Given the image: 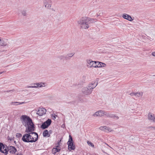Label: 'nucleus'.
<instances>
[{
	"instance_id": "obj_1",
	"label": "nucleus",
	"mask_w": 155,
	"mask_h": 155,
	"mask_svg": "<svg viewBox=\"0 0 155 155\" xmlns=\"http://www.w3.org/2000/svg\"><path fill=\"white\" fill-rule=\"evenodd\" d=\"M20 119L23 125L26 127L25 132L34 131V124L30 117L26 115H22Z\"/></svg>"
},
{
	"instance_id": "obj_2",
	"label": "nucleus",
	"mask_w": 155,
	"mask_h": 155,
	"mask_svg": "<svg viewBox=\"0 0 155 155\" xmlns=\"http://www.w3.org/2000/svg\"><path fill=\"white\" fill-rule=\"evenodd\" d=\"M24 134L21 139V140L26 143H33L36 142L38 139V135L35 132L28 131Z\"/></svg>"
},
{
	"instance_id": "obj_3",
	"label": "nucleus",
	"mask_w": 155,
	"mask_h": 155,
	"mask_svg": "<svg viewBox=\"0 0 155 155\" xmlns=\"http://www.w3.org/2000/svg\"><path fill=\"white\" fill-rule=\"evenodd\" d=\"M87 19L88 18L84 17L78 21V23L82 28L86 29L89 27V20Z\"/></svg>"
},
{
	"instance_id": "obj_4",
	"label": "nucleus",
	"mask_w": 155,
	"mask_h": 155,
	"mask_svg": "<svg viewBox=\"0 0 155 155\" xmlns=\"http://www.w3.org/2000/svg\"><path fill=\"white\" fill-rule=\"evenodd\" d=\"M87 62L88 67L90 68L91 67H94L95 68H97V61H92L91 60H87Z\"/></svg>"
},
{
	"instance_id": "obj_5",
	"label": "nucleus",
	"mask_w": 155,
	"mask_h": 155,
	"mask_svg": "<svg viewBox=\"0 0 155 155\" xmlns=\"http://www.w3.org/2000/svg\"><path fill=\"white\" fill-rule=\"evenodd\" d=\"M45 83L42 82H40L38 83H34L33 84L34 86H27V88H38L41 87H45Z\"/></svg>"
},
{
	"instance_id": "obj_6",
	"label": "nucleus",
	"mask_w": 155,
	"mask_h": 155,
	"mask_svg": "<svg viewBox=\"0 0 155 155\" xmlns=\"http://www.w3.org/2000/svg\"><path fill=\"white\" fill-rule=\"evenodd\" d=\"M51 122V119H48L46 121L43 123L41 126V128L43 129H45L50 125Z\"/></svg>"
},
{
	"instance_id": "obj_7",
	"label": "nucleus",
	"mask_w": 155,
	"mask_h": 155,
	"mask_svg": "<svg viewBox=\"0 0 155 155\" xmlns=\"http://www.w3.org/2000/svg\"><path fill=\"white\" fill-rule=\"evenodd\" d=\"M43 3L46 8L49 9H51L52 3L51 0H44Z\"/></svg>"
},
{
	"instance_id": "obj_8",
	"label": "nucleus",
	"mask_w": 155,
	"mask_h": 155,
	"mask_svg": "<svg viewBox=\"0 0 155 155\" xmlns=\"http://www.w3.org/2000/svg\"><path fill=\"white\" fill-rule=\"evenodd\" d=\"M92 90L89 89L87 87H84L82 89V92L85 95H88L91 94Z\"/></svg>"
},
{
	"instance_id": "obj_9",
	"label": "nucleus",
	"mask_w": 155,
	"mask_h": 155,
	"mask_svg": "<svg viewBox=\"0 0 155 155\" xmlns=\"http://www.w3.org/2000/svg\"><path fill=\"white\" fill-rule=\"evenodd\" d=\"M67 143L68 145V149L69 150L71 151L75 149V146L74 145L73 141H68Z\"/></svg>"
},
{
	"instance_id": "obj_10",
	"label": "nucleus",
	"mask_w": 155,
	"mask_h": 155,
	"mask_svg": "<svg viewBox=\"0 0 155 155\" xmlns=\"http://www.w3.org/2000/svg\"><path fill=\"white\" fill-rule=\"evenodd\" d=\"M99 129L101 130L107 132H110L113 131L110 127L106 126L101 127L99 128Z\"/></svg>"
},
{
	"instance_id": "obj_11",
	"label": "nucleus",
	"mask_w": 155,
	"mask_h": 155,
	"mask_svg": "<svg viewBox=\"0 0 155 155\" xmlns=\"http://www.w3.org/2000/svg\"><path fill=\"white\" fill-rule=\"evenodd\" d=\"M5 146L2 143H0V151L1 152L4 153L5 155H7L8 154V151L5 148Z\"/></svg>"
},
{
	"instance_id": "obj_12",
	"label": "nucleus",
	"mask_w": 155,
	"mask_h": 155,
	"mask_svg": "<svg viewBox=\"0 0 155 155\" xmlns=\"http://www.w3.org/2000/svg\"><path fill=\"white\" fill-rule=\"evenodd\" d=\"M46 111V110L45 108H40L37 111V114L40 116H42L45 114Z\"/></svg>"
},
{
	"instance_id": "obj_13",
	"label": "nucleus",
	"mask_w": 155,
	"mask_h": 155,
	"mask_svg": "<svg viewBox=\"0 0 155 155\" xmlns=\"http://www.w3.org/2000/svg\"><path fill=\"white\" fill-rule=\"evenodd\" d=\"M148 118L151 122L155 123V115L154 114L149 113L148 115Z\"/></svg>"
},
{
	"instance_id": "obj_14",
	"label": "nucleus",
	"mask_w": 155,
	"mask_h": 155,
	"mask_svg": "<svg viewBox=\"0 0 155 155\" xmlns=\"http://www.w3.org/2000/svg\"><path fill=\"white\" fill-rule=\"evenodd\" d=\"M104 111L99 110L93 114V116L94 117H101L104 116Z\"/></svg>"
},
{
	"instance_id": "obj_15",
	"label": "nucleus",
	"mask_w": 155,
	"mask_h": 155,
	"mask_svg": "<svg viewBox=\"0 0 155 155\" xmlns=\"http://www.w3.org/2000/svg\"><path fill=\"white\" fill-rule=\"evenodd\" d=\"M122 16L124 18L130 21H132L133 20L130 15L127 14H124Z\"/></svg>"
},
{
	"instance_id": "obj_16",
	"label": "nucleus",
	"mask_w": 155,
	"mask_h": 155,
	"mask_svg": "<svg viewBox=\"0 0 155 155\" xmlns=\"http://www.w3.org/2000/svg\"><path fill=\"white\" fill-rule=\"evenodd\" d=\"M97 83L95 82L93 83L89 84L87 87L92 91L93 89L95 87L97 86Z\"/></svg>"
},
{
	"instance_id": "obj_17",
	"label": "nucleus",
	"mask_w": 155,
	"mask_h": 155,
	"mask_svg": "<svg viewBox=\"0 0 155 155\" xmlns=\"http://www.w3.org/2000/svg\"><path fill=\"white\" fill-rule=\"evenodd\" d=\"M8 150H9V152L12 153H14L17 151V150L16 148L15 147L10 146L8 148Z\"/></svg>"
},
{
	"instance_id": "obj_18",
	"label": "nucleus",
	"mask_w": 155,
	"mask_h": 155,
	"mask_svg": "<svg viewBox=\"0 0 155 155\" xmlns=\"http://www.w3.org/2000/svg\"><path fill=\"white\" fill-rule=\"evenodd\" d=\"M60 147L59 146H57L56 148H53L52 150V153L54 154L57 152H59L60 150Z\"/></svg>"
},
{
	"instance_id": "obj_19",
	"label": "nucleus",
	"mask_w": 155,
	"mask_h": 155,
	"mask_svg": "<svg viewBox=\"0 0 155 155\" xmlns=\"http://www.w3.org/2000/svg\"><path fill=\"white\" fill-rule=\"evenodd\" d=\"M106 66L105 64L101 62L97 61V68L105 67Z\"/></svg>"
},
{
	"instance_id": "obj_20",
	"label": "nucleus",
	"mask_w": 155,
	"mask_h": 155,
	"mask_svg": "<svg viewBox=\"0 0 155 155\" xmlns=\"http://www.w3.org/2000/svg\"><path fill=\"white\" fill-rule=\"evenodd\" d=\"M25 103V102H12L10 103V105H18L19 104H23Z\"/></svg>"
},
{
	"instance_id": "obj_21",
	"label": "nucleus",
	"mask_w": 155,
	"mask_h": 155,
	"mask_svg": "<svg viewBox=\"0 0 155 155\" xmlns=\"http://www.w3.org/2000/svg\"><path fill=\"white\" fill-rule=\"evenodd\" d=\"M43 136L44 137L47 136L49 137L50 136V134H48V132L47 130H45L43 133Z\"/></svg>"
},
{
	"instance_id": "obj_22",
	"label": "nucleus",
	"mask_w": 155,
	"mask_h": 155,
	"mask_svg": "<svg viewBox=\"0 0 155 155\" xmlns=\"http://www.w3.org/2000/svg\"><path fill=\"white\" fill-rule=\"evenodd\" d=\"M105 115L108 117H112V114L109 113L108 112L104 111V115Z\"/></svg>"
},
{
	"instance_id": "obj_23",
	"label": "nucleus",
	"mask_w": 155,
	"mask_h": 155,
	"mask_svg": "<svg viewBox=\"0 0 155 155\" xmlns=\"http://www.w3.org/2000/svg\"><path fill=\"white\" fill-rule=\"evenodd\" d=\"M5 40H6L5 39L4 40H1L0 39V41H1L0 44L1 46H5L7 45V43L5 41Z\"/></svg>"
},
{
	"instance_id": "obj_24",
	"label": "nucleus",
	"mask_w": 155,
	"mask_h": 155,
	"mask_svg": "<svg viewBox=\"0 0 155 155\" xmlns=\"http://www.w3.org/2000/svg\"><path fill=\"white\" fill-rule=\"evenodd\" d=\"M89 20V24L90 23H92L95 21H97L96 19H94L91 18H88V19Z\"/></svg>"
},
{
	"instance_id": "obj_25",
	"label": "nucleus",
	"mask_w": 155,
	"mask_h": 155,
	"mask_svg": "<svg viewBox=\"0 0 155 155\" xmlns=\"http://www.w3.org/2000/svg\"><path fill=\"white\" fill-rule=\"evenodd\" d=\"M74 54V53H71L68 54L66 56V57L65 58H68V57L71 58L72 57Z\"/></svg>"
},
{
	"instance_id": "obj_26",
	"label": "nucleus",
	"mask_w": 155,
	"mask_h": 155,
	"mask_svg": "<svg viewBox=\"0 0 155 155\" xmlns=\"http://www.w3.org/2000/svg\"><path fill=\"white\" fill-rule=\"evenodd\" d=\"M143 94V92H135V96H136L138 97H140V96H142Z\"/></svg>"
},
{
	"instance_id": "obj_27",
	"label": "nucleus",
	"mask_w": 155,
	"mask_h": 155,
	"mask_svg": "<svg viewBox=\"0 0 155 155\" xmlns=\"http://www.w3.org/2000/svg\"><path fill=\"white\" fill-rule=\"evenodd\" d=\"M64 55H61L58 56V58L61 60H63L64 58Z\"/></svg>"
},
{
	"instance_id": "obj_28",
	"label": "nucleus",
	"mask_w": 155,
	"mask_h": 155,
	"mask_svg": "<svg viewBox=\"0 0 155 155\" xmlns=\"http://www.w3.org/2000/svg\"><path fill=\"white\" fill-rule=\"evenodd\" d=\"M87 143L89 145H90L93 147H94V144L93 143H92L91 142L88 141L87 142Z\"/></svg>"
},
{
	"instance_id": "obj_29",
	"label": "nucleus",
	"mask_w": 155,
	"mask_h": 155,
	"mask_svg": "<svg viewBox=\"0 0 155 155\" xmlns=\"http://www.w3.org/2000/svg\"><path fill=\"white\" fill-rule=\"evenodd\" d=\"M112 117H111V118H115L116 119H118L119 118L116 115H115L112 114Z\"/></svg>"
},
{
	"instance_id": "obj_30",
	"label": "nucleus",
	"mask_w": 155,
	"mask_h": 155,
	"mask_svg": "<svg viewBox=\"0 0 155 155\" xmlns=\"http://www.w3.org/2000/svg\"><path fill=\"white\" fill-rule=\"evenodd\" d=\"M22 134L19 133H17L16 134V136L18 137H22Z\"/></svg>"
},
{
	"instance_id": "obj_31",
	"label": "nucleus",
	"mask_w": 155,
	"mask_h": 155,
	"mask_svg": "<svg viewBox=\"0 0 155 155\" xmlns=\"http://www.w3.org/2000/svg\"><path fill=\"white\" fill-rule=\"evenodd\" d=\"M21 13H22V14L23 15V16H26V12L25 11H22L21 12Z\"/></svg>"
},
{
	"instance_id": "obj_32",
	"label": "nucleus",
	"mask_w": 155,
	"mask_h": 155,
	"mask_svg": "<svg viewBox=\"0 0 155 155\" xmlns=\"http://www.w3.org/2000/svg\"><path fill=\"white\" fill-rule=\"evenodd\" d=\"M69 139L68 141H73V140L71 136L69 135Z\"/></svg>"
},
{
	"instance_id": "obj_33",
	"label": "nucleus",
	"mask_w": 155,
	"mask_h": 155,
	"mask_svg": "<svg viewBox=\"0 0 155 155\" xmlns=\"http://www.w3.org/2000/svg\"><path fill=\"white\" fill-rule=\"evenodd\" d=\"M8 140H10V141H12L13 140L12 137H8Z\"/></svg>"
},
{
	"instance_id": "obj_34",
	"label": "nucleus",
	"mask_w": 155,
	"mask_h": 155,
	"mask_svg": "<svg viewBox=\"0 0 155 155\" xmlns=\"http://www.w3.org/2000/svg\"><path fill=\"white\" fill-rule=\"evenodd\" d=\"M52 117H53L54 119H56V117H57V115L55 114H54L52 115Z\"/></svg>"
},
{
	"instance_id": "obj_35",
	"label": "nucleus",
	"mask_w": 155,
	"mask_h": 155,
	"mask_svg": "<svg viewBox=\"0 0 155 155\" xmlns=\"http://www.w3.org/2000/svg\"><path fill=\"white\" fill-rule=\"evenodd\" d=\"M135 92L131 93L130 94L131 96H133L134 95H135Z\"/></svg>"
},
{
	"instance_id": "obj_36",
	"label": "nucleus",
	"mask_w": 155,
	"mask_h": 155,
	"mask_svg": "<svg viewBox=\"0 0 155 155\" xmlns=\"http://www.w3.org/2000/svg\"><path fill=\"white\" fill-rule=\"evenodd\" d=\"M152 54L155 57V52H153L152 53Z\"/></svg>"
},
{
	"instance_id": "obj_37",
	"label": "nucleus",
	"mask_w": 155,
	"mask_h": 155,
	"mask_svg": "<svg viewBox=\"0 0 155 155\" xmlns=\"http://www.w3.org/2000/svg\"><path fill=\"white\" fill-rule=\"evenodd\" d=\"M153 130H155V127H151Z\"/></svg>"
},
{
	"instance_id": "obj_38",
	"label": "nucleus",
	"mask_w": 155,
	"mask_h": 155,
	"mask_svg": "<svg viewBox=\"0 0 155 155\" xmlns=\"http://www.w3.org/2000/svg\"><path fill=\"white\" fill-rule=\"evenodd\" d=\"M100 15H101L100 14V13H99V14H97V17H98V16H100Z\"/></svg>"
},
{
	"instance_id": "obj_39",
	"label": "nucleus",
	"mask_w": 155,
	"mask_h": 155,
	"mask_svg": "<svg viewBox=\"0 0 155 155\" xmlns=\"http://www.w3.org/2000/svg\"><path fill=\"white\" fill-rule=\"evenodd\" d=\"M51 132H52V131L51 130H50L49 131L50 134H51Z\"/></svg>"
},
{
	"instance_id": "obj_40",
	"label": "nucleus",
	"mask_w": 155,
	"mask_h": 155,
	"mask_svg": "<svg viewBox=\"0 0 155 155\" xmlns=\"http://www.w3.org/2000/svg\"><path fill=\"white\" fill-rule=\"evenodd\" d=\"M4 72V71L3 72H0V74H2V73H3Z\"/></svg>"
},
{
	"instance_id": "obj_41",
	"label": "nucleus",
	"mask_w": 155,
	"mask_h": 155,
	"mask_svg": "<svg viewBox=\"0 0 155 155\" xmlns=\"http://www.w3.org/2000/svg\"><path fill=\"white\" fill-rule=\"evenodd\" d=\"M14 143H16V141H14Z\"/></svg>"
},
{
	"instance_id": "obj_42",
	"label": "nucleus",
	"mask_w": 155,
	"mask_h": 155,
	"mask_svg": "<svg viewBox=\"0 0 155 155\" xmlns=\"http://www.w3.org/2000/svg\"><path fill=\"white\" fill-rule=\"evenodd\" d=\"M17 155H22V154H21H21H20V155H18V154H17Z\"/></svg>"
}]
</instances>
